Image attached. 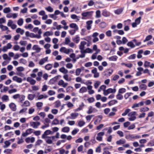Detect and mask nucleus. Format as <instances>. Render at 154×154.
<instances>
[{
  "instance_id": "nucleus-2",
  "label": "nucleus",
  "mask_w": 154,
  "mask_h": 154,
  "mask_svg": "<svg viewBox=\"0 0 154 154\" xmlns=\"http://www.w3.org/2000/svg\"><path fill=\"white\" fill-rule=\"evenodd\" d=\"M116 91V89L115 88L112 89L111 88H109L104 91L103 94L104 95L107 96L110 93H114Z\"/></svg>"
},
{
  "instance_id": "nucleus-64",
  "label": "nucleus",
  "mask_w": 154,
  "mask_h": 154,
  "mask_svg": "<svg viewBox=\"0 0 154 154\" xmlns=\"http://www.w3.org/2000/svg\"><path fill=\"white\" fill-rule=\"evenodd\" d=\"M70 38L68 37H66L65 38V45H68L69 44V43L70 42Z\"/></svg>"
},
{
  "instance_id": "nucleus-46",
  "label": "nucleus",
  "mask_w": 154,
  "mask_h": 154,
  "mask_svg": "<svg viewBox=\"0 0 154 154\" xmlns=\"http://www.w3.org/2000/svg\"><path fill=\"white\" fill-rule=\"evenodd\" d=\"M43 105V103L41 102H38L36 103V106L38 107L39 109H41L40 108Z\"/></svg>"
},
{
  "instance_id": "nucleus-32",
  "label": "nucleus",
  "mask_w": 154,
  "mask_h": 154,
  "mask_svg": "<svg viewBox=\"0 0 154 154\" xmlns=\"http://www.w3.org/2000/svg\"><path fill=\"white\" fill-rule=\"evenodd\" d=\"M139 88L141 90H144L146 89L147 86L145 84H143L140 85Z\"/></svg>"
},
{
  "instance_id": "nucleus-27",
  "label": "nucleus",
  "mask_w": 154,
  "mask_h": 154,
  "mask_svg": "<svg viewBox=\"0 0 154 154\" xmlns=\"http://www.w3.org/2000/svg\"><path fill=\"white\" fill-rule=\"evenodd\" d=\"M52 64H48L46 65L45 66V69L47 70H50L52 67Z\"/></svg>"
},
{
  "instance_id": "nucleus-36",
  "label": "nucleus",
  "mask_w": 154,
  "mask_h": 154,
  "mask_svg": "<svg viewBox=\"0 0 154 154\" xmlns=\"http://www.w3.org/2000/svg\"><path fill=\"white\" fill-rule=\"evenodd\" d=\"M123 9L122 8H120L115 11V13L117 14H121L122 12Z\"/></svg>"
},
{
  "instance_id": "nucleus-17",
  "label": "nucleus",
  "mask_w": 154,
  "mask_h": 154,
  "mask_svg": "<svg viewBox=\"0 0 154 154\" xmlns=\"http://www.w3.org/2000/svg\"><path fill=\"white\" fill-rule=\"evenodd\" d=\"M59 71L65 74H67L68 72V70L66 69L64 67H62L59 69Z\"/></svg>"
},
{
  "instance_id": "nucleus-30",
  "label": "nucleus",
  "mask_w": 154,
  "mask_h": 154,
  "mask_svg": "<svg viewBox=\"0 0 154 154\" xmlns=\"http://www.w3.org/2000/svg\"><path fill=\"white\" fill-rule=\"evenodd\" d=\"M87 91V88L85 87H83L80 89L79 92L80 93H83L84 92H86Z\"/></svg>"
},
{
  "instance_id": "nucleus-58",
  "label": "nucleus",
  "mask_w": 154,
  "mask_h": 154,
  "mask_svg": "<svg viewBox=\"0 0 154 154\" xmlns=\"http://www.w3.org/2000/svg\"><path fill=\"white\" fill-rule=\"evenodd\" d=\"M23 20L22 18L20 19L17 21V24L20 26H22L23 23Z\"/></svg>"
},
{
  "instance_id": "nucleus-21",
  "label": "nucleus",
  "mask_w": 154,
  "mask_h": 154,
  "mask_svg": "<svg viewBox=\"0 0 154 154\" xmlns=\"http://www.w3.org/2000/svg\"><path fill=\"white\" fill-rule=\"evenodd\" d=\"M0 28L1 29L2 31L8 30V31L10 32V30H8V28L6 26H5L2 24H0Z\"/></svg>"
},
{
  "instance_id": "nucleus-40",
  "label": "nucleus",
  "mask_w": 154,
  "mask_h": 154,
  "mask_svg": "<svg viewBox=\"0 0 154 154\" xmlns=\"http://www.w3.org/2000/svg\"><path fill=\"white\" fill-rule=\"evenodd\" d=\"M11 11V9L9 7L5 8L3 11V12L5 13H8L10 12Z\"/></svg>"
},
{
  "instance_id": "nucleus-55",
  "label": "nucleus",
  "mask_w": 154,
  "mask_h": 154,
  "mask_svg": "<svg viewBox=\"0 0 154 154\" xmlns=\"http://www.w3.org/2000/svg\"><path fill=\"white\" fill-rule=\"evenodd\" d=\"M108 149V148L107 147H105L103 148V154H110V152L107 150Z\"/></svg>"
},
{
  "instance_id": "nucleus-35",
  "label": "nucleus",
  "mask_w": 154,
  "mask_h": 154,
  "mask_svg": "<svg viewBox=\"0 0 154 154\" xmlns=\"http://www.w3.org/2000/svg\"><path fill=\"white\" fill-rule=\"evenodd\" d=\"M71 18L73 20H77V21L79 20V17L75 14H72L71 15Z\"/></svg>"
},
{
  "instance_id": "nucleus-38",
  "label": "nucleus",
  "mask_w": 154,
  "mask_h": 154,
  "mask_svg": "<svg viewBox=\"0 0 154 154\" xmlns=\"http://www.w3.org/2000/svg\"><path fill=\"white\" fill-rule=\"evenodd\" d=\"M1 99L3 101H6L9 100L8 96L6 95H3Z\"/></svg>"
},
{
  "instance_id": "nucleus-33",
  "label": "nucleus",
  "mask_w": 154,
  "mask_h": 154,
  "mask_svg": "<svg viewBox=\"0 0 154 154\" xmlns=\"http://www.w3.org/2000/svg\"><path fill=\"white\" fill-rule=\"evenodd\" d=\"M127 45L128 46L130 47L131 48H134L135 46V45L132 42H128L127 44Z\"/></svg>"
},
{
  "instance_id": "nucleus-22",
  "label": "nucleus",
  "mask_w": 154,
  "mask_h": 154,
  "mask_svg": "<svg viewBox=\"0 0 154 154\" xmlns=\"http://www.w3.org/2000/svg\"><path fill=\"white\" fill-rule=\"evenodd\" d=\"M63 78L67 81L69 82L72 80V78L69 77L67 74H65L63 76Z\"/></svg>"
},
{
  "instance_id": "nucleus-62",
  "label": "nucleus",
  "mask_w": 154,
  "mask_h": 154,
  "mask_svg": "<svg viewBox=\"0 0 154 154\" xmlns=\"http://www.w3.org/2000/svg\"><path fill=\"white\" fill-rule=\"evenodd\" d=\"M77 30H78L74 29H72L71 30H69V34L71 35H73L75 34L76 31Z\"/></svg>"
},
{
  "instance_id": "nucleus-54",
  "label": "nucleus",
  "mask_w": 154,
  "mask_h": 154,
  "mask_svg": "<svg viewBox=\"0 0 154 154\" xmlns=\"http://www.w3.org/2000/svg\"><path fill=\"white\" fill-rule=\"evenodd\" d=\"M130 109H128L125 110L124 112L122 114V116H125L130 111Z\"/></svg>"
},
{
  "instance_id": "nucleus-48",
  "label": "nucleus",
  "mask_w": 154,
  "mask_h": 154,
  "mask_svg": "<svg viewBox=\"0 0 154 154\" xmlns=\"http://www.w3.org/2000/svg\"><path fill=\"white\" fill-rule=\"evenodd\" d=\"M45 9L48 12H52L54 11L53 9L50 6H48V7L46 8Z\"/></svg>"
},
{
  "instance_id": "nucleus-63",
  "label": "nucleus",
  "mask_w": 154,
  "mask_h": 154,
  "mask_svg": "<svg viewBox=\"0 0 154 154\" xmlns=\"http://www.w3.org/2000/svg\"><path fill=\"white\" fill-rule=\"evenodd\" d=\"M81 72V70L80 69L78 68L76 69L75 71L76 75H79Z\"/></svg>"
},
{
  "instance_id": "nucleus-15",
  "label": "nucleus",
  "mask_w": 154,
  "mask_h": 154,
  "mask_svg": "<svg viewBox=\"0 0 154 154\" xmlns=\"http://www.w3.org/2000/svg\"><path fill=\"white\" fill-rule=\"evenodd\" d=\"M9 106L11 109L14 111H15L16 110V105L14 103H11L9 105Z\"/></svg>"
},
{
  "instance_id": "nucleus-61",
  "label": "nucleus",
  "mask_w": 154,
  "mask_h": 154,
  "mask_svg": "<svg viewBox=\"0 0 154 154\" xmlns=\"http://www.w3.org/2000/svg\"><path fill=\"white\" fill-rule=\"evenodd\" d=\"M131 94H133L132 93H127L125 94L124 97L125 99H127Z\"/></svg>"
},
{
  "instance_id": "nucleus-10",
  "label": "nucleus",
  "mask_w": 154,
  "mask_h": 154,
  "mask_svg": "<svg viewBox=\"0 0 154 154\" xmlns=\"http://www.w3.org/2000/svg\"><path fill=\"white\" fill-rule=\"evenodd\" d=\"M102 15L104 17H108L110 16V13L106 9H105L102 11Z\"/></svg>"
},
{
  "instance_id": "nucleus-52",
  "label": "nucleus",
  "mask_w": 154,
  "mask_h": 154,
  "mask_svg": "<svg viewBox=\"0 0 154 154\" xmlns=\"http://www.w3.org/2000/svg\"><path fill=\"white\" fill-rule=\"evenodd\" d=\"M126 91V89L125 88H121L119 89L118 91V93L120 94H123L125 93Z\"/></svg>"
},
{
  "instance_id": "nucleus-49",
  "label": "nucleus",
  "mask_w": 154,
  "mask_h": 154,
  "mask_svg": "<svg viewBox=\"0 0 154 154\" xmlns=\"http://www.w3.org/2000/svg\"><path fill=\"white\" fill-rule=\"evenodd\" d=\"M116 98L117 100H121L123 98V96L118 93L116 96Z\"/></svg>"
},
{
  "instance_id": "nucleus-59",
  "label": "nucleus",
  "mask_w": 154,
  "mask_h": 154,
  "mask_svg": "<svg viewBox=\"0 0 154 154\" xmlns=\"http://www.w3.org/2000/svg\"><path fill=\"white\" fill-rule=\"evenodd\" d=\"M141 17H140L135 19V22L138 25L140 23V20H141Z\"/></svg>"
},
{
  "instance_id": "nucleus-60",
  "label": "nucleus",
  "mask_w": 154,
  "mask_h": 154,
  "mask_svg": "<svg viewBox=\"0 0 154 154\" xmlns=\"http://www.w3.org/2000/svg\"><path fill=\"white\" fill-rule=\"evenodd\" d=\"M17 91V90L16 89H11L8 91V92L10 94H11L14 93L16 92Z\"/></svg>"
},
{
  "instance_id": "nucleus-19",
  "label": "nucleus",
  "mask_w": 154,
  "mask_h": 154,
  "mask_svg": "<svg viewBox=\"0 0 154 154\" xmlns=\"http://www.w3.org/2000/svg\"><path fill=\"white\" fill-rule=\"evenodd\" d=\"M69 27L72 28H73L74 29L77 30L79 29L78 26L75 23H72L70 24Z\"/></svg>"
},
{
  "instance_id": "nucleus-28",
  "label": "nucleus",
  "mask_w": 154,
  "mask_h": 154,
  "mask_svg": "<svg viewBox=\"0 0 154 154\" xmlns=\"http://www.w3.org/2000/svg\"><path fill=\"white\" fill-rule=\"evenodd\" d=\"M58 76H57L51 79L50 81V83L52 84L54 83L58 79Z\"/></svg>"
},
{
  "instance_id": "nucleus-51",
  "label": "nucleus",
  "mask_w": 154,
  "mask_h": 154,
  "mask_svg": "<svg viewBox=\"0 0 154 154\" xmlns=\"http://www.w3.org/2000/svg\"><path fill=\"white\" fill-rule=\"evenodd\" d=\"M100 82L99 81H96L94 83V86L95 88H97L100 84Z\"/></svg>"
},
{
  "instance_id": "nucleus-8",
  "label": "nucleus",
  "mask_w": 154,
  "mask_h": 154,
  "mask_svg": "<svg viewBox=\"0 0 154 154\" xmlns=\"http://www.w3.org/2000/svg\"><path fill=\"white\" fill-rule=\"evenodd\" d=\"M48 57L41 59L39 61V64L40 65H43L46 62L48 61Z\"/></svg>"
},
{
  "instance_id": "nucleus-53",
  "label": "nucleus",
  "mask_w": 154,
  "mask_h": 154,
  "mask_svg": "<svg viewBox=\"0 0 154 154\" xmlns=\"http://www.w3.org/2000/svg\"><path fill=\"white\" fill-rule=\"evenodd\" d=\"M73 90V88L72 86H68L66 89V91L67 92H72Z\"/></svg>"
},
{
  "instance_id": "nucleus-43",
  "label": "nucleus",
  "mask_w": 154,
  "mask_h": 154,
  "mask_svg": "<svg viewBox=\"0 0 154 154\" xmlns=\"http://www.w3.org/2000/svg\"><path fill=\"white\" fill-rule=\"evenodd\" d=\"M35 96L34 94H29L28 96V99L30 100H32L34 99Z\"/></svg>"
},
{
  "instance_id": "nucleus-34",
  "label": "nucleus",
  "mask_w": 154,
  "mask_h": 154,
  "mask_svg": "<svg viewBox=\"0 0 154 154\" xmlns=\"http://www.w3.org/2000/svg\"><path fill=\"white\" fill-rule=\"evenodd\" d=\"M118 57L116 56H113L109 58V60L110 61H116Z\"/></svg>"
},
{
  "instance_id": "nucleus-23",
  "label": "nucleus",
  "mask_w": 154,
  "mask_h": 154,
  "mask_svg": "<svg viewBox=\"0 0 154 154\" xmlns=\"http://www.w3.org/2000/svg\"><path fill=\"white\" fill-rule=\"evenodd\" d=\"M73 41L76 43L79 42L80 41V37L78 35H76L75 37L73 38Z\"/></svg>"
},
{
  "instance_id": "nucleus-39",
  "label": "nucleus",
  "mask_w": 154,
  "mask_h": 154,
  "mask_svg": "<svg viewBox=\"0 0 154 154\" xmlns=\"http://www.w3.org/2000/svg\"><path fill=\"white\" fill-rule=\"evenodd\" d=\"M46 138H48L47 139H45V141L48 143L49 144L52 143V141L51 139V137H48Z\"/></svg>"
},
{
  "instance_id": "nucleus-14",
  "label": "nucleus",
  "mask_w": 154,
  "mask_h": 154,
  "mask_svg": "<svg viewBox=\"0 0 154 154\" xmlns=\"http://www.w3.org/2000/svg\"><path fill=\"white\" fill-rule=\"evenodd\" d=\"M12 79L14 81H16L18 83H21L22 81L21 78H19L16 76H14Z\"/></svg>"
},
{
  "instance_id": "nucleus-26",
  "label": "nucleus",
  "mask_w": 154,
  "mask_h": 154,
  "mask_svg": "<svg viewBox=\"0 0 154 154\" xmlns=\"http://www.w3.org/2000/svg\"><path fill=\"white\" fill-rule=\"evenodd\" d=\"M16 32L17 33H20L21 35H23L24 33V30L21 29L20 28H18L17 29Z\"/></svg>"
},
{
  "instance_id": "nucleus-6",
  "label": "nucleus",
  "mask_w": 154,
  "mask_h": 154,
  "mask_svg": "<svg viewBox=\"0 0 154 154\" xmlns=\"http://www.w3.org/2000/svg\"><path fill=\"white\" fill-rule=\"evenodd\" d=\"M68 83L65 82L62 80H60L58 83V85H59L62 86L63 88L66 87L68 85Z\"/></svg>"
},
{
  "instance_id": "nucleus-42",
  "label": "nucleus",
  "mask_w": 154,
  "mask_h": 154,
  "mask_svg": "<svg viewBox=\"0 0 154 154\" xmlns=\"http://www.w3.org/2000/svg\"><path fill=\"white\" fill-rule=\"evenodd\" d=\"M149 109V108L147 107H143L141 108L140 111V112H145L148 111Z\"/></svg>"
},
{
  "instance_id": "nucleus-50",
  "label": "nucleus",
  "mask_w": 154,
  "mask_h": 154,
  "mask_svg": "<svg viewBox=\"0 0 154 154\" xmlns=\"http://www.w3.org/2000/svg\"><path fill=\"white\" fill-rule=\"evenodd\" d=\"M85 124V122L81 120L79 122L78 125L80 127H82Z\"/></svg>"
},
{
  "instance_id": "nucleus-13",
  "label": "nucleus",
  "mask_w": 154,
  "mask_h": 154,
  "mask_svg": "<svg viewBox=\"0 0 154 154\" xmlns=\"http://www.w3.org/2000/svg\"><path fill=\"white\" fill-rule=\"evenodd\" d=\"M87 44V42L85 41H82L80 43V44L79 46V48L80 49H84L85 48V46Z\"/></svg>"
},
{
  "instance_id": "nucleus-7",
  "label": "nucleus",
  "mask_w": 154,
  "mask_h": 154,
  "mask_svg": "<svg viewBox=\"0 0 154 154\" xmlns=\"http://www.w3.org/2000/svg\"><path fill=\"white\" fill-rule=\"evenodd\" d=\"M91 72L94 74V78H97L99 76V73L97 72V69L94 68L91 70Z\"/></svg>"
},
{
  "instance_id": "nucleus-18",
  "label": "nucleus",
  "mask_w": 154,
  "mask_h": 154,
  "mask_svg": "<svg viewBox=\"0 0 154 154\" xmlns=\"http://www.w3.org/2000/svg\"><path fill=\"white\" fill-rule=\"evenodd\" d=\"M79 115V114L78 113H72L70 114L71 117H68V118L71 119H75Z\"/></svg>"
},
{
  "instance_id": "nucleus-37",
  "label": "nucleus",
  "mask_w": 154,
  "mask_h": 154,
  "mask_svg": "<svg viewBox=\"0 0 154 154\" xmlns=\"http://www.w3.org/2000/svg\"><path fill=\"white\" fill-rule=\"evenodd\" d=\"M95 17L96 18H99L101 17V12L100 10H97L96 12Z\"/></svg>"
},
{
  "instance_id": "nucleus-11",
  "label": "nucleus",
  "mask_w": 154,
  "mask_h": 154,
  "mask_svg": "<svg viewBox=\"0 0 154 154\" xmlns=\"http://www.w3.org/2000/svg\"><path fill=\"white\" fill-rule=\"evenodd\" d=\"M60 52H63L66 54H68L70 52L69 49H67L64 47H61L60 49Z\"/></svg>"
},
{
  "instance_id": "nucleus-9",
  "label": "nucleus",
  "mask_w": 154,
  "mask_h": 154,
  "mask_svg": "<svg viewBox=\"0 0 154 154\" xmlns=\"http://www.w3.org/2000/svg\"><path fill=\"white\" fill-rule=\"evenodd\" d=\"M32 49L33 50L35 51V52L38 53L41 51V48L39 47L38 45H35L33 46Z\"/></svg>"
},
{
  "instance_id": "nucleus-57",
  "label": "nucleus",
  "mask_w": 154,
  "mask_h": 154,
  "mask_svg": "<svg viewBox=\"0 0 154 154\" xmlns=\"http://www.w3.org/2000/svg\"><path fill=\"white\" fill-rule=\"evenodd\" d=\"M106 26V24L104 22H102L100 24V27L102 28H105Z\"/></svg>"
},
{
  "instance_id": "nucleus-56",
  "label": "nucleus",
  "mask_w": 154,
  "mask_h": 154,
  "mask_svg": "<svg viewBox=\"0 0 154 154\" xmlns=\"http://www.w3.org/2000/svg\"><path fill=\"white\" fill-rule=\"evenodd\" d=\"M59 120L56 119H55L52 122V125H57L58 124H59Z\"/></svg>"
},
{
  "instance_id": "nucleus-12",
  "label": "nucleus",
  "mask_w": 154,
  "mask_h": 154,
  "mask_svg": "<svg viewBox=\"0 0 154 154\" xmlns=\"http://www.w3.org/2000/svg\"><path fill=\"white\" fill-rule=\"evenodd\" d=\"M92 13L93 11H87L84 12L82 13V15L83 17H89L92 15Z\"/></svg>"
},
{
  "instance_id": "nucleus-16",
  "label": "nucleus",
  "mask_w": 154,
  "mask_h": 154,
  "mask_svg": "<svg viewBox=\"0 0 154 154\" xmlns=\"http://www.w3.org/2000/svg\"><path fill=\"white\" fill-rule=\"evenodd\" d=\"M126 143V140L125 139H122L117 141L116 144L117 145H121L124 144Z\"/></svg>"
},
{
  "instance_id": "nucleus-47",
  "label": "nucleus",
  "mask_w": 154,
  "mask_h": 154,
  "mask_svg": "<svg viewBox=\"0 0 154 154\" xmlns=\"http://www.w3.org/2000/svg\"><path fill=\"white\" fill-rule=\"evenodd\" d=\"M94 109H95L94 108H92L91 106H90L87 112L88 114H90L94 112Z\"/></svg>"
},
{
  "instance_id": "nucleus-25",
  "label": "nucleus",
  "mask_w": 154,
  "mask_h": 154,
  "mask_svg": "<svg viewBox=\"0 0 154 154\" xmlns=\"http://www.w3.org/2000/svg\"><path fill=\"white\" fill-rule=\"evenodd\" d=\"M69 128L68 127H65L62 129V131L64 133H68L69 131Z\"/></svg>"
},
{
  "instance_id": "nucleus-31",
  "label": "nucleus",
  "mask_w": 154,
  "mask_h": 154,
  "mask_svg": "<svg viewBox=\"0 0 154 154\" xmlns=\"http://www.w3.org/2000/svg\"><path fill=\"white\" fill-rule=\"evenodd\" d=\"M29 37L31 38H41V35H35L34 33H30Z\"/></svg>"
},
{
  "instance_id": "nucleus-20",
  "label": "nucleus",
  "mask_w": 154,
  "mask_h": 154,
  "mask_svg": "<svg viewBox=\"0 0 154 154\" xmlns=\"http://www.w3.org/2000/svg\"><path fill=\"white\" fill-rule=\"evenodd\" d=\"M143 53V51L142 50H139L137 52V57L138 58L140 59L142 57V54Z\"/></svg>"
},
{
  "instance_id": "nucleus-4",
  "label": "nucleus",
  "mask_w": 154,
  "mask_h": 154,
  "mask_svg": "<svg viewBox=\"0 0 154 154\" xmlns=\"http://www.w3.org/2000/svg\"><path fill=\"white\" fill-rule=\"evenodd\" d=\"M40 124L39 122H30V125L34 128H37Z\"/></svg>"
},
{
  "instance_id": "nucleus-44",
  "label": "nucleus",
  "mask_w": 154,
  "mask_h": 154,
  "mask_svg": "<svg viewBox=\"0 0 154 154\" xmlns=\"http://www.w3.org/2000/svg\"><path fill=\"white\" fill-rule=\"evenodd\" d=\"M128 136L130 138L132 139H139L141 137L140 135L134 136L133 135H129Z\"/></svg>"
},
{
  "instance_id": "nucleus-1",
  "label": "nucleus",
  "mask_w": 154,
  "mask_h": 154,
  "mask_svg": "<svg viewBox=\"0 0 154 154\" xmlns=\"http://www.w3.org/2000/svg\"><path fill=\"white\" fill-rule=\"evenodd\" d=\"M137 112H136L132 111L128 114V116L129 117L128 118V120L130 121H133L136 119V117L135 116L136 115Z\"/></svg>"
},
{
  "instance_id": "nucleus-3",
  "label": "nucleus",
  "mask_w": 154,
  "mask_h": 154,
  "mask_svg": "<svg viewBox=\"0 0 154 154\" xmlns=\"http://www.w3.org/2000/svg\"><path fill=\"white\" fill-rule=\"evenodd\" d=\"M53 132L49 130H46L44 133L42 135V138L43 139H45L46 138L48 137V136H47V135L49 134H52Z\"/></svg>"
},
{
  "instance_id": "nucleus-29",
  "label": "nucleus",
  "mask_w": 154,
  "mask_h": 154,
  "mask_svg": "<svg viewBox=\"0 0 154 154\" xmlns=\"http://www.w3.org/2000/svg\"><path fill=\"white\" fill-rule=\"evenodd\" d=\"M118 103V101L116 100H112L110 101L108 103L109 106L114 105Z\"/></svg>"
},
{
  "instance_id": "nucleus-41",
  "label": "nucleus",
  "mask_w": 154,
  "mask_h": 154,
  "mask_svg": "<svg viewBox=\"0 0 154 154\" xmlns=\"http://www.w3.org/2000/svg\"><path fill=\"white\" fill-rule=\"evenodd\" d=\"M152 36L151 35H148L146 37L145 39H144L143 40V42H145L146 41H149L151 39H152Z\"/></svg>"
},
{
  "instance_id": "nucleus-45",
  "label": "nucleus",
  "mask_w": 154,
  "mask_h": 154,
  "mask_svg": "<svg viewBox=\"0 0 154 154\" xmlns=\"http://www.w3.org/2000/svg\"><path fill=\"white\" fill-rule=\"evenodd\" d=\"M61 105V103L59 100L56 101L55 103L54 107L56 108H58Z\"/></svg>"
},
{
  "instance_id": "nucleus-5",
  "label": "nucleus",
  "mask_w": 154,
  "mask_h": 154,
  "mask_svg": "<svg viewBox=\"0 0 154 154\" xmlns=\"http://www.w3.org/2000/svg\"><path fill=\"white\" fill-rule=\"evenodd\" d=\"M105 134L103 132H100L97 134V136L96 137V139L99 141H101L102 140V136Z\"/></svg>"
},
{
  "instance_id": "nucleus-24",
  "label": "nucleus",
  "mask_w": 154,
  "mask_h": 154,
  "mask_svg": "<svg viewBox=\"0 0 154 154\" xmlns=\"http://www.w3.org/2000/svg\"><path fill=\"white\" fill-rule=\"evenodd\" d=\"M4 143L5 145H4L3 147L5 148L8 147L11 144V143L10 142V140H6L5 141Z\"/></svg>"
}]
</instances>
